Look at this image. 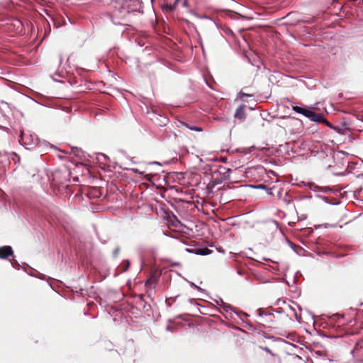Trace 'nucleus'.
<instances>
[{"label": "nucleus", "instance_id": "nucleus-1", "mask_svg": "<svg viewBox=\"0 0 363 363\" xmlns=\"http://www.w3.org/2000/svg\"><path fill=\"white\" fill-rule=\"evenodd\" d=\"M141 0H122L121 13L141 12L142 11Z\"/></svg>", "mask_w": 363, "mask_h": 363}, {"label": "nucleus", "instance_id": "nucleus-2", "mask_svg": "<svg viewBox=\"0 0 363 363\" xmlns=\"http://www.w3.org/2000/svg\"><path fill=\"white\" fill-rule=\"evenodd\" d=\"M13 251L11 246L6 245L0 247V259H6L13 255Z\"/></svg>", "mask_w": 363, "mask_h": 363}, {"label": "nucleus", "instance_id": "nucleus-3", "mask_svg": "<svg viewBox=\"0 0 363 363\" xmlns=\"http://www.w3.org/2000/svg\"><path fill=\"white\" fill-rule=\"evenodd\" d=\"M351 354L353 357L363 356V340H359L356 342L354 347L351 350Z\"/></svg>", "mask_w": 363, "mask_h": 363}, {"label": "nucleus", "instance_id": "nucleus-4", "mask_svg": "<svg viewBox=\"0 0 363 363\" xmlns=\"http://www.w3.org/2000/svg\"><path fill=\"white\" fill-rule=\"evenodd\" d=\"M309 188L311 191L315 192L322 191L327 194L332 191V189L330 187H320L318 185L313 183L309 184Z\"/></svg>", "mask_w": 363, "mask_h": 363}, {"label": "nucleus", "instance_id": "nucleus-5", "mask_svg": "<svg viewBox=\"0 0 363 363\" xmlns=\"http://www.w3.org/2000/svg\"><path fill=\"white\" fill-rule=\"evenodd\" d=\"M245 105H240L237 108L234 114L235 118L243 120L245 118Z\"/></svg>", "mask_w": 363, "mask_h": 363}, {"label": "nucleus", "instance_id": "nucleus-6", "mask_svg": "<svg viewBox=\"0 0 363 363\" xmlns=\"http://www.w3.org/2000/svg\"><path fill=\"white\" fill-rule=\"evenodd\" d=\"M186 250L189 252H192L197 255H201V256L208 255L211 253V250H210L208 248H198V249H196L195 250H190L189 249H186Z\"/></svg>", "mask_w": 363, "mask_h": 363}, {"label": "nucleus", "instance_id": "nucleus-7", "mask_svg": "<svg viewBox=\"0 0 363 363\" xmlns=\"http://www.w3.org/2000/svg\"><path fill=\"white\" fill-rule=\"evenodd\" d=\"M308 118L312 121L320 123L323 120V116L320 113H316L315 112L311 111L308 116Z\"/></svg>", "mask_w": 363, "mask_h": 363}, {"label": "nucleus", "instance_id": "nucleus-8", "mask_svg": "<svg viewBox=\"0 0 363 363\" xmlns=\"http://www.w3.org/2000/svg\"><path fill=\"white\" fill-rule=\"evenodd\" d=\"M289 309L290 311V313H288L287 315H290V316H294L295 319L300 322L301 320V315H298L296 312V310L294 308H293L292 306H289Z\"/></svg>", "mask_w": 363, "mask_h": 363}, {"label": "nucleus", "instance_id": "nucleus-9", "mask_svg": "<svg viewBox=\"0 0 363 363\" xmlns=\"http://www.w3.org/2000/svg\"><path fill=\"white\" fill-rule=\"evenodd\" d=\"M220 303H219L218 301H217V304L222 306L223 308L224 311L226 313H230V311L233 310L230 305L225 303L221 298L220 299Z\"/></svg>", "mask_w": 363, "mask_h": 363}, {"label": "nucleus", "instance_id": "nucleus-10", "mask_svg": "<svg viewBox=\"0 0 363 363\" xmlns=\"http://www.w3.org/2000/svg\"><path fill=\"white\" fill-rule=\"evenodd\" d=\"M252 188L254 189H264L267 191V194H269V195H272V189L270 188H267V186L266 185H264V184H257V185H255V186H251Z\"/></svg>", "mask_w": 363, "mask_h": 363}, {"label": "nucleus", "instance_id": "nucleus-11", "mask_svg": "<svg viewBox=\"0 0 363 363\" xmlns=\"http://www.w3.org/2000/svg\"><path fill=\"white\" fill-rule=\"evenodd\" d=\"M182 125L183 126H185L186 128L191 130L198 131V132H201L202 131V128L201 127L196 126V125H189V124H188L187 123H185V122H182Z\"/></svg>", "mask_w": 363, "mask_h": 363}, {"label": "nucleus", "instance_id": "nucleus-12", "mask_svg": "<svg viewBox=\"0 0 363 363\" xmlns=\"http://www.w3.org/2000/svg\"><path fill=\"white\" fill-rule=\"evenodd\" d=\"M179 0H174V3L172 4H167L166 5V8H167L169 11H174L176 8V6H177V4H179Z\"/></svg>", "mask_w": 363, "mask_h": 363}, {"label": "nucleus", "instance_id": "nucleus-13", "mask_svg": "<svg viewBox=\"0 0 363 363\" xmlns=\"http://www.w3.org/2000/svg\"><path fill=\"white\" fill-rule=\"evenodd\" d=\"M293 111H294L296 113L302 114L303 111H304L305 108L298 106H292Z\"/></svg>", "mask_w": 363, "mask_h": 363}, {"label": "nucleus", "instance_id": "nucleus-14", "mask_svg": "<svg viewBox=\"0 0 363 363\" xmlns=\"http://www.w3.org/2000/svg\"><path fill=\"white\" fill-rule=\"evenodd\" d=\"M152 282H153L152 278V277L149 278L145 281V286L150 288L151 286V285L152 284Z\"/></svg>", "mask_w": 363, "mask_h": 363}, {"label": "nucleus", "instance_id": "nucleus-15", "mask_svg": "<svg viewBox=\"0 0 363 363\" xmlns=\"http://www.w3.org/2000/svg\"><path fill=\"white\" fill-rule=\"evenodd\" d=\"M311 110H309L306 108H305L304 111H303L302 114L303 116H304L305 117L308 118V115L310 114Z\"/></svg>", "mask_w": 363, "mask_h": 363}, {"label": "nucleus", "instance_id": "nucleus-16", "mask_svg": "<svg viewBox=\"0 0 363 363\" xmlns=\"http://www.w3.org/2000/svg\"><path fill=\"white\" fill-rule=\"evenodd\" d=\"M325 123L328 127L335 129V128L331 125L330 123H329L328 121H326L325 118H323L322 122Z\"/></svg>", "mask_w": 363, "mask_h": 363}, {"label": "nucleus", "instance_id": "nucleus-17", "mask_svg": "<svg viewBox=\"0 0 363 363\" xmlns=\"http://www.w3.org/2000/svg\"><path fill=\"white\" fill-rule=\"evenodd\" d=\"M257 312H258L259 316H260V317L262 316V315H267V313H264V310L262 308H259L257 310Z\"/></svg>", "mask_w": 363, "mask_h": 363}, {"label": "nucleus", "instance_id": "nucleus-18", "mask_svg": "<svg viewBox=\"0 0 363 363\" xmlns=\"http://www.w3.org/2000/svg\"><path fill=\"white\" fill-rule=\"evenodd\" d=\"M119 251H120V247H116L114 250H113V257H116L119 253Z\"/></svg>", "mask_w": 363, "mask_h": 363}, {"label": "nucleus", "instance_id": "nucleus-19", "mask_svg": "<svg viewBox=\"0 0 363 363\" xmlns=\"http://www.w3.org/2000/svg\"><path fill=\"white\" fill-rule=\"evenodd\" d=\"M191 285L194 286L197 290H199L200 291H203V290L201 288H200L199 286L195 285L194 283H191Z\"/></svg>", "mask_w": 363, "mask_h": 363}, {"label": "nucleus", "instance_id": "nucleus-20", "mask_svg": "<svg viewBox=\"0 0 363 363\" xmlns=\"http://www.w3.org/2000/svg\"><path fill=\"white\" fill-rule=\"evenodd\" d=\"M125 262H126V266H125V269L123 270V272L126 271L128 269V267L129 264H130V262H129L128 260H126Z\"/></svg>", "mask_w": 363, "mask_h": 363}, {"label": "nucleus", "instance_id": "nucleus-21", "mask_svg": "<svg viewBox=\"0 0 363 363\" xmlns=\"http://www.w3.org/2000/svg\"><path fill=\"white\" fill-rule=\"evenodd\" d=\"M13 267H16V265H19L17 261L11 262Z\"/></svg>", "mask_w": 363, "mask_h": 363}, {"label": "nucleus", "instance_id": "nucleus-22", "mask_svg": "<svg viewBox=\"0 0 363 363\" xmlns=\"http://www.w3.org/2000/svg\"><path fill=\"white\" fill-rule=\"evenodd\" d=\"M182 6H183L184 7H186V6H187V1H186V0H184V1H183V3H182Z\"/></svg>", "mask_w": 363, "mask_h": 363}, {"label": "nucleus", "instance_id": "nucleus-23", "mask_svg": "<svg viewBox=\"0 0 363 363\" xmlns=\"http://www.w3.org/2000/svg\"><path fill=\"white\" fill-rule=\"evenodd\" d=\"M226 172L228 173V177H229V173L231 172V170L230 169H226Z\"/></svg>", "mask_w": 363, "mask_h": 363}, {"label": "nucleus", "instance_id": "nucleus-24", "mask_svg": "<svg viewBox=\"0 0 363 363\" xmlns=\"http://www.w3.org/2000/svg\"><path fill=\"white\" fill-rule=\"evenodd\" d=\"M16 23L18 24V27L19 26H21V21H16Z\"/></svg>", "mask_w": 363, "mask_h": 363}, {"label": "nucleus", "instance_id": "nucleus-25", "mask_svg": "<svg viewBox=\"0 0 363 363\" xmlns=\"http://www.w3.org/2000/svg\"><path fill=\"white\" fill-rule=\"evenodd\" d=\"M322 199H323L325 202H327V203H328V201H327L328 198H327V197L323 196V197H322Z\"/></svg>", "mask_w": 363, "mask_h": 363}, {"label": "nucleus", "instance_id": "nucleus-26", "mask_svg": "<svg viewBox=\"0 0 363 363\" xmlns=\"http://www.w3.org/2000/svg\"><path fill=\"white\" fill-rule=\"evenodd\" d=\"M264 350H265L267 352H271V351H270V350H269V348H267V347H266Z\"/></svg>", "mask_w": 363, "mask_h": 363}, {"label": "nucleus", "instance_id": "nucleus-27", "mask_svg": "<svg viewBox=\"0 0 363 363\" xmlns=\"http://www.w3.org/2000/svg\"><path fill=\"white\" fill-rule=\"evenodd\" d=\"M12 155L15 157H18V155L15 152H13Z\"/></svg>", "mask_w": 363, "mask_h": 363}, {"label": "nucleus", "instance_id": "nucleus-28", "mask_svg": "<svg viewBox=\"0 0 363 363\" xmlns=\"http://www.w3.org/2000/svg\"><path fill=\"white\" fill-rule=\"evenodd\" d=\"M21 140H23V132L21 133Z\"/></svg>", "mask_w": 363, "mask_h": 363}, {"label": "nucleus", "instance_id": "nucleus-29", "mask_svg": "<svg viewBox=\"0 0 363 363\" xmlns=\"http://www.w3.org/2000/svg\"><path fill=\"white\" fill-rule=\"evenodd\" d=\"M218 251L220 252H223V253L224 252L223 250H218Z\"/></svg>", "mask_w": 363, "mask_h": 363}, {"label": "nucleus", "instance_id": "nucleus-30", "mask_svg": "<svg viewBox=\"0 0 363 363\" xmlns=\"http://www.w3.org/2000/svg\"><path fill=\"white\" fill-rule=\"evenodd\" d=\"M242 95H244V94H242ZM245 96H252V95H249V94H245Z\"/></svg>", "mask_w": 363, "mask_h": 363}, {"label": "nucleus", "instance_id": "nucleus-31", "mask_svg": "<svg viewBox=\"0 0 363 363\" xmlns=\"http://www.w3.org/2000/svg\"><path fill=\"white\" fill-rule=\"evenodd\" d=\"M152 164H160L158 162H154Z\"/></svg>", "mask_w": 363, "mask_h": 363}, {"label": "nucleus", "instance_id": "nucleus-32", "mask_svg": "<svg viewBox=\"0 0 363 363\" xmlns=\"http://www.w3.org/2000/svg\"><path fill=\"white\" fill-rule=\"evenodd\" d=\"M167 330H170L169 326H167Z\"/></svg>", "mask_w": 363, "mask_h": 363}, {"label": "nucleus", "instance_id": "nucleus-33", "mask_svg": "<svg viewBox=\"0 0 363 363\" xmlns=\"http://www.w3.org/2000/svg\"><path fill=\"white\" fill-rule=\"evenodd\" d=\"M101 155H102L103 157H106V155L104 154H101Z\"/></svg>", "mask_w": 363, "mask_h": 363}]
</instances>
